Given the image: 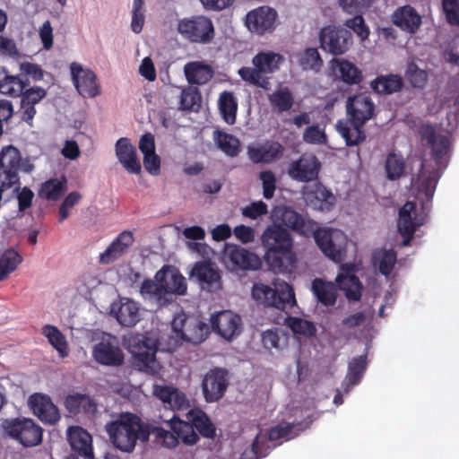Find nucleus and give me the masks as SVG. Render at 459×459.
Returning a JSON list of instances; mask_svg holds the SVG:
<instances>
[{
  "label": "nucleus",
  "mask_w": 459,
  "mask_h": 459,
  "mask_svg": "<svg viewBox=\"0 0 459 459\" xmlns=\"http://www.w3.org/2000/svg\"><path fill=\"white\" fill-rule=\"evenodd\" d=\"M304 198L307 205L322 212L331 211L336 201L333 194L321 183H316L307 188Z\"/></svg>",
  "instance_id": "nucleus-23"
},
{
  "label": "nucleus",
  "mask_w": 459,
  "mask_h": 459,
  "mask_svg": "<svg viewBox=\"0 0 459 459\" xmlns=\"http://www.w3.org/2000/svg\"><path fill=\"white\" fill-rule=\"evenodd\" d=\"M82 195L77 191H74L68 194L59 207L60 222L65 221L69 216L68 210L76 205L82 200Z\"/></svg>",
  "instance_id": "nucleus-63"
},
{
  "label": "nucleus",
  "mask_w": 459,
  "mask_h": 459,
  "mask_svg": "<svg viewBox=\"0 0 459 459\" xmlns=\"http://www.w3.org/2000/svg\"><path fill=\"white\" fill-rule=\"evenodd\" d=\"M47 96V91L41 87H30L25 88L21 94V100L25 104H31L35 106L40 102Z\"/></svg>",
  "instance_id": "nucleus-61"
},
{
  "label": "nucleus",
  "mask_w": 459,
  "mask_h": 459,
  "mask_svg": "<svg viewBox=\"0 0 459 459\" xmlns=\"http://www.w3.org/2000/svg\"><path fill=\"white\" fill-rule=\"evenodd\" d=\"M312 292L317 301L326 307L333 306L337 300V288L334 283L316 278L312 281Z\"/></svg>",
  "instance_id": "nucleus-35"
},
{
  "label": "nucleus",
  "mask_w": 459,
  "mask_h": 459,
  "mask_svg": "<svg viewBox=\"0 0 459 459\" xmlns=\"http://www.w3.org/2000/svg\"><path fill=\"white\" fill-rule=\"evenodd\" d=\"M443 10L451 25H459V0H443Z\"/></svg>",
  "instance_id": "nucleus-64"
},
{
  "label": "nucleus",
  "mask_w": 459,
  "mask_h": 459,
  "mask_svg": "<svg viewBox=\"0 0 459 459\" xmlns=\"http://www.w3.org/2000/svg\"><path fill=\"white\" fill-rule=\"evenodd\" d=\"M172 429L186 446L195 445L199 441V436L193 423L187 419L186 420L173 422Z\"/></svg>",
  "instance_id": "nucleus-49"
},
{
  "label": "nucleus",
  "mask_w": 459,
  "mask_h": 459,
  "mask_svg": "<svg viewBox=\"0 0 459 459\" xmlns=\"http://www.w3.org/2000/svg\"><path fill=\"white\" fill-rule=\"evenodd\" d=\"M65 409L72 414L93 413L96 411V404L87 394H69L65 400Z\"/></svg>",
  "instance_id": "nucleus-40"
},
{
  "label": "nucleus",
  "mask_w": 459,
  "mask_h": 459,
  "mask_svg": "<svg viewBox=\"0 0 459 459\" xmlns=\"http://www.w3.org/2000/svg\"><path fill=\"white\" fill-rule=\"evenodd\" d=\"M191 275L198 280L203 289L212 291L221 287L220 271L211 262H197L191 272Z\"/></svg>",
  "instance_id": "nucleus-26"
},
{
  "label": "nucleus",
  "mask_w": 459,
  "mask_h": 459,
  "mask_svg": "<svg viewBox=\"0 0 459 459\" xmlns=\"http://www.w3.org/2000/svg\"><path fill=\"white\" fill-rule=\"evenodd\" d=\"M219 109L227 124H235L238 102L231 91H223L220 94Z\"/></svg>",
  "instance_id": "nucleus-46"
},
{
  "label": "nucleus",
  "mask_w": 459,
  "mask_h": 459,
  "mask_svg": "<svg viewBox=\"0 0 459 459\" xmlns=\"http://www.w3.org/2000/svg\"><path fill=\"white\" fill-rule=\"evenodd\" d=\"M213 140L218 148L229 157H236L241 151L240 141L233 134L215 130Z\"/></svg>",
  "instance_id": "nucleus-42"
},
{
  "label": "nucleus",
  "mask_w": 459,
  "mask_h": 459,
  "mask_svg": "<svg viewBox=\"0 0 459 459\" xmlns=\"http://www.w3.org/2000/svg\"><path fill=\"white\" fill-rule=\"evenodd\" d=\"M261 242L264 248V260L273 272L286 273L295 267L293 238L282 225H269L261 236Z\"/></svg>",
  "instance_id": "nucleus-2"
},
{
  "label": "nucleus",
  "mask_w": 459,
  "mask_h": 459,
  "mask_svg": "<svg viewBox=\"0 0 459 459\" xmlns=\"http://www.w3.org/2000/svg\"><path fill=\"white\" fill-rule=\"evenodd\" d=\"M296 425L286 421L280 422L271 428L268 431L267 438L270 441H276L281 438L290 439L294 437L292 429Z\"/></svg>",
  "instance_id": "nucleus-57"
},
{
  "label": "nucleus",
  "mask_w": 459,
  "mask_h": 459,
  "mask_svg": "<svg viewBox=\"0 0 459 459\" xmlns=\"http://www.w3.org/2000/svg\"><path fill=\"white\" fill-rule=\"evenodd\" d=\"M105 430L113 446L123 453H132L137 441L145 442L150 435L141 418L131 412L121 413L108 422Z\"/></svg>",
  "instance_id": "nucleus-3"
},
{
  "label": "nucleus",
  "mask_w": 459,
  "mask_h": 459,
  "mask_svg": "<svg viewBox=\"0 0 459 459\" xmlns=\"http://www.w3.org/2000/svg\"><path fill=\"white\" fill-rule=\"evenodd\" d=\"M144 2L143 0H134L132 10L131 29L134 33H140L143 30L145 16H144Z\"/></svg>",
  "instance_id": "nucleus-56"
},
{
  "label": "nucleus",
  "mask_w": 459,
  "mask_h": 459,
  "mask_svg": "<svg viewBox=\"0 0 459 459\" xmlns=\"http://www.w3.org/2000/svg\"><path fill=\"white\" fill-rule=\"evenodd\" d=\"M332 67L335 77L346 84L353 85L362 82L361 70L346 59H333Z\"/></svg>",
  "instance_id": "nucleus-32"
},
{
  "label": "nucleus",
  "mask_w": 459,
  "mask_h": 459,
  "mask_svg": "<svg viewBox=\"0 0 459 459\" xmlns=\"http://www.w3.org/2000/svg\"><path fill=\"white\" fill-rule=\"evenodd\" d=\"M171 327L177 342L199 344L208 337L210 333L209 325L202 320L200 316L184 312L174 316Z\"/></svg>",
  "instance_id": "nucleus-4"
},
{
  "label": "nucleus",
  "mask_w": 459,
  "mask_h": 459,
  "mask_svg": "<svg viewBox=\"0 0 459 459\" xmlns=\"http://www.w3.org/2000/svg\"><path fill=\"white\" fill-rule=\"evenodd\" d=\"M403 86L402 76L394 74L378 75L370 82V87L375 92L385 95L399 92Z\"/></svg>",
  "instance_id": "nucleus-34"
},
{
  "label": "nucleus",
  "mask_w": 459,
  "mask_h": 459,
  "mask_svg": "<svg viewBox=\"0 0 459 459\" xmlns=\"http://www.w3.org/2000/svg\"><path fill=\"white\" fill-rule=\"evenodd\" d=\"M320 48L333 56L345 54L351 47L352 34L341 26L327 25L319 32Z\"/></svg>",
  "instance_id": "nucleus-10"
},
{
  "label": "nucleus",
  "mask_w": 459,
  "mask_h": 459,
  "mask_svg": "<svg viewBox=\"0 0 459 459\" xmlns=\"http://www.w3.org/2000/svg\"><path fill=\"white\" fill-rule=\"evenodd\" d=\"M67 439L74 451L86 459L93 458L92 437L88 431L79 426L69 427Z\"/></svg>",
  "instance_id": "nucleus-28"
},
{
  "label": "nucleus",
  "mask_w": 459,
  "mask_h": 459,
  "mask_svg": "<svg viewBox=\"0 0 459 459\" xmlns=\"http://www.w3.org/2000/svg\"><path fill=\"white\" fill-rule=\"evenodd\" d=\"M184 73L190 84L203 85L213 77L212 66L198 61L186 64Z\"/></svg>",
  "instance_id": "nucleus-33"
},
{
  "label": "nucleus",
  "mask_w": 459,
  "mask_h": 459,
  "mask_svg": "<svg viewBox=\"0 0 459 459\" xmlns=\"http://www.w3.org/2000/svg\"><path fill=\"white\" fill-rule=\"evenodd\" d=\"M211 326L219 335L230 340L240 333L241 318L231 311H221L212 315Z\"/></svg>",
  "instance_id": "nucleus-18"
},
{
  "label": "nucleus",
  "mask_w": 459,
  "mask_h": 459,
  "mask_svg": "<svg viewBox=\"0 0 459 459\" xmlns=\"http://www.w3.org/2000/svg\"><path fill=\"white\" fill-rule=\"evenodd\" d=\"M33 169V164L28 159L22 160L16 147H4L0 152V186L19 183V171L30 173Z\"/></svg>",
  "instance_id": "nucleus-7"
},
{
  "label": "nucleus",
  "mask_w": 459,
  "mask_h": 459,
  "mask_svg": "<svg viewBox=\"0 0 459 459\" xmlns=\"http://www.w3.org/2000/svg\"><path fill=\"white\" fill-rule=\"evenodd\" d=\"M342 273L336 277V282L340 290L344 291L345 297L349 300L359 301L361 299L363 285L359 277L355 275V266L353 264H342Z\"/></svg>",
  "instance_id": "nucleus-19"
},
{
  "label": "nucleus",
  "mask_w": 459,
  "mask_h": 459,
  "mask_svg": "<svg viewBox=\"0 0 459 459\" xmlns=\"http://www.w3.org/2000/svg\"><path fill=\"white\" fill-rule=\"evenodd\" d=\"M223 261L232 271L257 270L261 267V259L255 253L234 244H226Z\"/></svg>",
  "instance_id": "nucleus-11"
},
{
  "label": "nucleus",
  "mask_w": 459,
  "mask_h": 459,
  "mask_svg": "<svg viewBox=\"0 0 459 459\" xmlns=\"http://www.w3.org/2000/svg\"><path fill=\"white\" fill-rule=\"evenodd\" d=\"M30 86L28 79H24L21 74L17 75H11L6 73V78H4L2 83L0 93L9 95L12 97H20L25 88Z\"/></svg>",
  "instance_id": "nucleus-47"
},
{
  "label": "nucleus",
  "mask_w": 459,
  "mask_h": 459,
  "mask_svg": "<svg viewBox=\"0 0 459 459\" xmlns=\"http://www.w3.org/2000/svg\"><path fill=\"white\" fill-rule=\"evenodd\" d=\"M266 455V444L264 441H260V434H258L253 440L250 448L242 453L240 459H261Z\"/></svg>",
  "instance_id": "nucleus-59"
},
{
  "label": "nucleus",
  "mask_w": 459,
  "mask_h": 459,
  "mask_svg": "<svg viewBox=\"0 0 459 459\" xmlns=\"http://www.w3.org/2000/svg\"><path fill=\"white\" fill-rule=\"evenodd\" d=\"M405 77L413 88L424 89L429 81V73L420 68L413 61L409 62L405 69Z\"/></svg>",
  "instance_id": "nucleus-50"
},
{
  "label": "nucleus",
  "mask_w": 459,
  "mask_h": 459,
  "mask_svg": "<svg viewBox=\"0 0 459 459\" xmlns=\"http://www.w3.org/2000/svg\"><path fill=\"white\" fill-rule=\"evenodd\" d=\"M186 419L191 421L202 437L206 438H213L216 434V429L207 414L202 410H190L186 413Z\"/></svg>",
  "instance_id": "nucleus-39"
},
{
  "label": "nucleus",
  "mask_w": 459,
  "mask_h": 459,
  "mask_svg": "<svg viewBox=\"0 0 459 459\" xmlns=\"http://www.w3.org/2000/svg\"><path fill=\"white\" fill-rule=\"evenodd\" d=\"M42 333L48 338L49 343L58 351L61 358L68 355V345L65 335L56 326L46 325Z\"/></svg>",
  "instance_id": "nucleus-48"
},
{
  "label": "nucleus",
  "mask_w": 459,
  "mask_h": 459,
  "mask_svg": "<svg viewBox=\"0 0 459 459\" xmlns=\"http://www.w3.org/2000/svg\"><path fill=\"white\" fill-rule=\"evenodd\" d=\"M321 169L319 160L314 154H302L297 160L290 163L288 175L293 180L307 183L316 180Z\"/></svg>",
  "instance_id": "nucleus-13"
},
{
  "label": "nucleus",
  "mask_w": 459,
  "mask_h": 459,
  "mask_svg": "<svg viewBox=\"0 0 459 459\" xmlns=\"http://www.w3.org/2000/svg\"><path fill=\"white\" fill-rule=\"evenodd\" d=\"M299 64L304 70H317L322 66L323 60L316 48H307L300 54Z\"/></svg>",
  "instance_id": "nucleus-53"
},
{
  "label": "nucleus",
  "mask_w": 459,
  "mask_h": 459,
  "mask_svg": "<svg viewBox=\"0 0 459 459\" xmlns=\"http://www.w3.org/2000/svg\"><path fill=\"white\" fill-rule=\"evenodd\" d=\"M375 264L378 261V269L381 274L388 276L391 274L394 264L397 260L396 253L393 249L384 250L379 254L374 255Z\"/></svg>",
  "instance_id": "nucleus-55"
},
{
  "label": "nucleus",
  "mask_w": 459,
  "mask_h": 459,
  "mask_svg": "<svg viewBox=\"0 0 459 459\" xmlns=\"http://www.w3.org/2000/svg\"><path fill=\"white\" fill-rule=\"evenodd\" d=\"M116 155L123 167L132 174H139L142 167L135 147L127 137L118 139L115 145Z\"/></svg>",
  "instance_id": "nucleus-25"
},
{
  "label": "nucleus",
  "mask_w": 459,
  "mask_h": 459,
  "mask_svg": "<svg viewBox=\"0 0 459 459\" xmlns=\"http://www.w3.org/2000/svg\"><path fill=\"white\" fill-rule=\"evenodd\" d=\"M393 22L408 33H415L421 24V17L413 7L404 5L394 13Z\"/></svg>",
  "instance_id": "nucleus-31"
},
{
  "label": "nucleus",
  "mask_w": 459,
  "mask_h": 459,
  "mask_svg": "<svg viewBox=\"0 0 459 459\" xmlns=\"http://www.w3.org/2000/svg\"><path fill=\"white\" fill-rule=\"evenodd\" d=\"M134 357V364L140 370L148 375L155 376L160 370V365L156 359L157 346L149 337L139 335L130 341Z\"/></svg>",
  "instance_id": "nucleus-9"
},
{
  "label": "nucleus",
  "mask_w": 459,
  "mask_h": 459,
  "mask_svg": "<svg viewBox=\"0 0 459 459\" xmlns=\"http://www.w3.org/2000/svg\"><path fill=\"white\" fill-rule=\"evenodd\" d=\"M279 219L282 225L297 232L299 235L309 238L314 237L315 241L323 254L339 262L342 258L343 247L340 239H344L342 231L333 229H320L314 220L304 217L290 206L279 210Z\"/></svg>",
  "instance_id": "nucleus-1"
},
{
  "label": "nucleus",
  "mask_w": 459,
  "mask_h": 459,
  "mask_svg": "<svg viewBox=\"0 0 459 459\" xmlns=\"http://www.w3.org/2000/svg\"><path fill=\"white\" fill-rule=\"evenodd\" d=\"M0 427L4 435L18 441L24 447H33L42 442L43 429L31 419H4Z\"/></svg>",
  "instance_id": "nucleus-6"
},
{
  "label": "nucleus",
  "mask_w": 459,
  "mask_h": 459,
  "mask_svg": "<svg viewBox=\"0 0 459 459\" xmlns=\"http://www.w3.org/2000/svg\"><path fill=\"white\" fill-rule=\"evenodd\" d=\"M92 357L99 364L108 367H120L125 360L122 349L109 341H101L95 344Z\"/></svg>",
  "instance_id": "nucleus-20"
},
{
  "label": "nucleus",
  "mask_w": 459,
  "mask_h": 459,
  "mask_svg": "<svg viewBox=\"0 0 459 459\" xmlns=\"http://www.w3.org/2000/svg\"><path fill=\"white\" fill-rule=\"evenodd\" d=\"M367 369V356L361 355L353 358L348 365L347 375L343 380L342 386L345 392L358 385Z\"/></svg>",
  "instance_id": "nucleus-37"
},
{
  "label": "nucleus",
  "mask_w": 459,
  "mask_h": 459,
  "mask_svg": "<svg viewBox=\"0 0 459 459\" xmlns=\"http://www.w3.org/2000/svg\"><path fill=\"white\" fill-rule=\"evenodd\" d=\"M251 295L257 303L280 310H285L296 305L294 290L285 281L278 283L275 289L263 283H255L252 288Z\"/></svg>",
  "instance_id": "nucleus-5"
},
{
  "label": "nucleus",
  "mask_w": 459,
  "mask_h": 459,
  "mask_svg": "<svg viewBox=\"0 0 459 459\" xmlns=\"http://www.w3.org/2000/svg\"><path fill=\"white\" fill-rule=\"evenodd\" d=\"M155 280L162 283L164 296L167 294L183 295L186 291V279L178 273H175L165 265L155 274Z\"/></svg>",
  "instance_id": "nucleus-30"
},
{
  "label": "nucleus",
  "mask_w": 459,
  "mask_h": 459,
  "mask_svg": "<svg viewBox=\"0 0 459 459\" xmlns=\"http://www.w3.org/2000/svg\"><path fill=\"white\" fill-rule=\"evenodd\" d=\"M285 148L279 142L267 141L258 146H248V159L255 164H269L280 160Z\"/></svg>",
  "instance_id": "nucleus-22"
},
{
  "label": "nucleus",
  "mask_w": 459,
  "mask_h": 459,
  "mask_svg": "<svg viewBox=\"0 0 459 459\" xmlns=\"http://www.w3.org/2000/svg\"><path fill=\"white\" fill-rule=\"evenodd\" d=\"M365 124L355 123L352 119H340L336 123V130L344 139L349 147L358 146L366 140Z\"/></svg>",
  "instance_id": "nucleus-29"
},
{
  "label": "nucleus",
  "mask_w": 459,
  "mask_h": 459,
  "mask_svg": "<svg viewBox=\"0 0 459 459\" xmlns=\"http://www.w3.org/2000/svg\"><path fill=\"white\" fill-rule=\"evenodd\" d=\"M134 237L132 231L124 230L111 242L107 249L100 254V263L108 264L122 256L134 244Z\"/></svg>",
  "instance_id": "nucleus-27"
},
{
  "label": "nucleus",
  "mask_w": 459,
  "mask_h": 459,
  "mask_svg": "<svg viewBox=\"0 0 459 459\" xmlns=\"http://www.w3.org/2000/svg\"><path fill=\"white\" fill-rule=\"evenodd\" d=\"M140 292L143 296L155 298L160 305H165L169 302L167 299H164V287L162 283L156 280L145 279L141 284Z\"/></svg>",
  "instance_id": "nucleus-52"
},
{
  "label": "nucleus",
  "mask_w": 459,
  "mask_h": 459,
  "mask_svg": "<svg viewBox=\"0 0 459 459\" xmlns=\"http://www.w3.org/2000/svg\"><path fill=\"white\" fill-rule=\"evenodd\" d=\"M238 74L245 82L263 89H267L269 84L268 79L263 77L259 68L244 66L238 70Z\"/></svg>",
  "instance_id": "nucleus-54"
},
{
  "label": "nucleus",
  "mask_w": 459,
  "mask_h": 459,
  "mask_svg": "<svg viewBox=\"0 0 459 459\" xmlns=\"http://www.w3.org/2000/svg\"><path fill=\"white\" fill-rule=\"evenodd\" d=\"M116 317L120 325L132 327L140 320L139 307L136 302L124 299L116 314Z\"/></svg>",
  "instance_id": "nucleus-41"
},
{
  "label": "nucleus",
  "mask_w": 459,
  "mask_h": 459,
  "mask_svg": "<svg viewBox=\"0 0 459 459\" xmlns=\"http://www.w3.org/2000/svg\"><path fill=\"white\" fill-rule=\"evenodd\" d=\"M66 179L51 178L41 184L39 196L48 201H57L65 194Z\"/></svg>",
  "instance_id": "nucleus-43"
},
{
  "label": "nucleus",
  "mask_w": 459,
  "mask_h": 459,
  "mask_svg": "<svg viewBox=\"0 0 459 459\" xmlns=\"http://www.w3.org/2000/svg\"><path fill=\"white\" fill-rule=\"evenodd\" d=\"M229 385L228 371L222 368H213L207 371L201 382V389L205 402H219Z\"/></svg>",
  "instance_id": "nucleus-12"
},
{
  "label": "nucleus",
  "mask_w": 459,
  "mask_h": 459,
  "mask_svg": "<svg viewBox=\"0 0 459 459\" xmlns=\"http://www.w3.org/2000/svg\"><path fill=\"white\" fill-rule=\"evenodd\" d=\"M277 16V12L273 8L260 6L247 13L245 24L249 31L264 35L274 30Z\"/></svg>",
  "instance_id": "nucleus-15"
},
{
  "label": "nucleus",
  "mask_w": 459,
  "mask_h": 459,
  "mask_svg": "<svg viewBox=\"0 0 459 459\" xmlns=\"http://www.w3.org/2000/svg\"><path fill=\"white\" fill-rule=\"evenodd\" d=\"M437 179L438 177L437 172L434 170L427 171L425 169L424 164L421 163L420 170L415 181V186L417 187L419 193L425 195L427 203H430L432 201L437 184Z\"/></svg>",
  "instance_id": "nucleus-38"
},
{
  "label": "nucleus",
  "mask_w": 459,
  "mask_h": 459,
  "mask_svg": "<svg viewBox=\"0 0 459 459\" xmlns=\"http://www.w3.org/2000/svg\"><path fill=\"white\" fill-rule=\"evenodd\" d=\"M177 30L185 39L193 43L208 44L215 36L212 20L204 15L179 20Z\"/></svg>",
  "instance_id": "nucleus-8"
},
{
  "label": "nucleus",
  "mask_w": 459,
  "mask_h": 459,
  "mask_svg": "<svg viewBox=\"0 0 459 459\" xmlns=\"http://www.w3.org/2000/svg\"><path fill=\"white\" fill-rule=\"evenodd\" d=\"M416 204L408 201L399 210L398 230L403 237V246L410 244L417 228L423 224V221L414 214Z\"/></svg>",
  "instance_id": "nucleus-21"
},
{
  "label": "nucleus",
  "mask_w": 459,
  "mask_h": 459,
  "mask_svg": "<svg viewBox=\"0 0 459 459\" xmlns=\"http://www.w3.org/2000/svg\"><path fill=\"white\" fill-rule=\"evenodd\" d=\"M285 61L282 55L273 51L258 52L252 59L255 67L259 68L262 74H273L276 72Z\"/></svg>",
  "instance_id": "nucleus-36"
},
{
  "label": "nucleus",
  "mask_w": 459,
  "mask_h": 459,
  "mask_svg": "<svg viewBox=\"0 0 459 459\" xmlns=\"http://www.w3.org/2000/svg\"><path fill=\"white\" fill-rule=\"evenodd\" d=\"M200 100L201 95L197 89L183 90L180 96V108L192 110L195 105L198 106Z\"/></svg>",
  "instance_id": "nucleus-60"
},
{
  "label": "nucleus",
  "mask_w": 459,
  "mask_h": 459,
  "mask_svg": "<svg viewBox=\"0 0 459 459\" xmlns=\"http://www.w3.org/2000/svg\"><path fill=\"white\" fill-rule=\"evenodd\" d=\"M376 115V105L372 98L366 93L350 96L346 101L347 118L355 123L366 124Z\"/></svg>",
  "instance_id": "nucleus-14"
},
{
  "label": "nucleus",
  "mask_w": 459,
  "mask_h": 459,
  "mask_svg": "<svg viewBox=\"0 0 459 459\" xmlns=\"http://www.w3.org/2000/svg\"><path fill=\"white\" fill-rule=\"evenodd\" d=\"M287 322L288 326L294 333L311 336L316 332L315 325L310 321L299 317H289Z\"/></svg>",
  "instance_id": "nucleus-58"
},
{
  "label": "nucleus",
  "mask_w": 459,
  "mask_h": 459,
  "mask_svg": "<svg viewBox=\"0 0 459 459\" xmlns=\"http://www.w3.org/2000/svg\"><path fill=\"white\" fill-rule=\"evenodd\" d=\"M406 163L401 153L391 152L387 154L385 163L386 178L389 180L400 179L405 172Z\"/></svg>",
  "instance_id": "nucleus-45"
},
{
  "label": "nucleus",
  "mask_w": 459,
  "mask_h": 459,
  "mask_svg": "<svg viewBox=\"0 0 459 459\" xmlns=\"http://www.w3.org/2000/svg\"><path fill=\"white\" fill-rule=\"evenodd\" d=\"M22 262V256L13 248L4 250L0 256V281L7 279Z\"/></svg>",
  "instance_id": "nucleus-44"
},
{
  "label": "nucleus",
  "mask_w": 459,
  "mask_h": 459,
  "mask_svg": "<svg viewBox=\"0 0 459 459\" xmlns=\"http://www.w3.org/2000/svg\"><path fill=\"white\" fill-rule=\"evenodd\" d=\"M273 110L282 113L290 110L293 106V97L288 88L275 91L269 96Z\"/></svg>",
  "instance_id": "nucleus-51"
},
{
  "label": "nucleus",
  "mask_w": 459,
  "mask_h": 459,
  "mask_svg": "<svg viewBox=\"0 0 459 459\" xmlns=\"http://www.w3.org/2000/svg\"><path fill=\"white\" fill-rule=\"evenodd\" d=\"M28 403L33 414L42 422L56 424L60 420L59 411L48 394H33Z\"/></svg>",
  "instance_id": "nucleus-17"
},
{
  "label": "nucleus",
  "mask_w": 459,
  "mask_h": 459,
  "mask_svg": "<svg viewBox=\"0 0 459 459\" xmlns=\"http://www.w3.org/2000/svg\"><path fill=\"white\" fill-rule=\"evenodd\" d=\"M259 178L263 185V195L265 199H271L273 197L276 188V178L273 172L271 170L262 171L259 174Z\"/></svg>",
  "instance_id": "nucleus-62"
},
{
  "label": "nucleus",
  "mask_w": 459,
  "mask_h": 459,
  "mask_svg": "<svg viewBox=\"0 0 459 459\" xmlns=\"http://www.w3.org/2000/svg\"><path fill=\"white\" fill-rule=\"evenodd\" d=\"M420 138L431 148L432 157L437 163L447 154L450 142L447 136L437 134L431 125H425L420 131Z\"/></svg>",
  "instance_id": "nucleus-24"
},
{
  "label": "nucleus",
  "mask_w": 459,
  "mask_h": 459,
  "mask_svg": "<svg viewBox=\"0 0 459 459\" xmlns=\"http://www.w3.org/2000/svg\"><path fill=\"white\" fill-rule=\"evenodd\" d=\"M71 75L75 89L83 98H94L100 94L97 75L90 69H84L78 63L70 65Z\"/></svg>",
  "instance_id": "nucleus-16"
}]
</instances>
